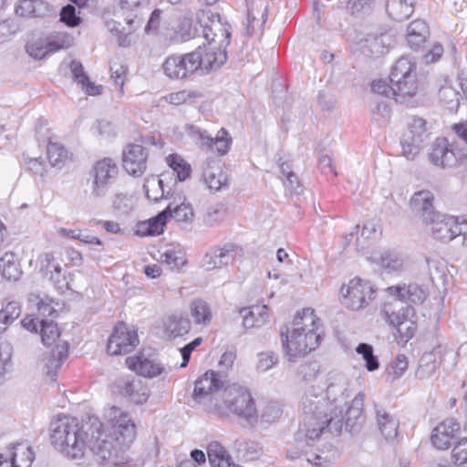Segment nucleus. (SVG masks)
Here are the masks:
<instances>
[{
  "label": "nucleus",
  "instance_id": "nucleus-1",
  "mask_svg": "<svg viewBox=\"0 0 467 467\" xmlns=\"http://www.w3.org/2000/svg\"><path fill=\"white\" fill-rule=\"evenodd\" d=\"M343 390L344 388L335 384H330L326 393L315 387L306 390L302 398V421L307 440L318 439L325 432L337 436L344 424L349 431L356 426L362 412L348 408L343 415V406L347 403Z\"/></svg>",
  "mask_w": 467,
  "mask_h": 467
},
{
  "label": "nucleus",
  "instance_id": "nucleus-2",
  "mask_svg": "<svg viewBox=\"0 0 467 467\" xmlns=\"http://www.w3.org/2000/svg\"><path fill=\"white\" fill-rule=\"evenodd\" d=\"M103 424L96 416H88L84 424L86 447L93 452L95 462L100 467H125L129 462L126 450L115 444L112 438L103 432Z\"/></svg>",
  "mask_w": 467,
  "mask_h": 467
},
{
  "label": "nucleus",
  "instance_id": "nucleus-3",
  "mask_svg": "<svg viewBox=\"0 0 467 467\" xmlns=\"http://www.w3.org/2000/svg\"><path fill=\"white\" fill-rule=\"evenodd\" d=\"M87 415L82 419L81 425L77 418L59 416L50 423V441L54 447L70 459H81L85 453L87 438L84 424Z\"/></svg>",
  "mask_w": 467,
  "mask_h": 467
},
{
  "label": "nucleus",
  "instance_id": "nucleus-4",
  "mask_svg": "<svg viewBox=\"0 0 467 467\" xmlns=\"http://www.w3.org/2000/svg\"><path fill=\"white\" fill-rule=\"evenodd\" d=\"M315 320L314 309L305 308L302 312L296 314L291 332L287 327H285V331L283 327L281 328L282 347L290 362H295L296 358L300 355H306V353L299 350L297 343L305 341L304 332L306 330L308 324L310 327L315 326Z\"/></svg>",
  "mask_w": 467,
  "mask_h": 467
},
{
  "label": "nucleus",
  "instance_id": "nucleus-5",
  "mask_svg": "<svg viewBox=\"0 0 467 467\" xmlns=\"http://www.w3.org/2000/svg\"><path fill=\"white\" fill-rule=\"evenodd\" d=\"M223 399L232 413L248 422L256 421L258 415L255 402L247 389L236 384L230 385L224 389Z\"/></svg>",
  "mask_w": 467,
  "mask_h": 467
},
{
  "label": "nucleus",
  "instance_id": "nucleus-6",
  "mask_svg": "<svg viewBox=\"0 0 467 467\" xmlns=\"http://www.w3.org/2000/svg\"><path fill=\"white\" fill-rule=\"evenodd\" d=\"M198 21L207 43H217L221 47L230 45L232 26L218 13H213L211 10H202L198 14Z\"/></svg>",
  "mask_w": 467,
  "mask_h": 467
},
{
  "label": "nucleus",
  "instance_id": "nucleus-7",
  "mask_svg": "<svg viewBox=\"0 0 467 467\" xmlns=\"http://www.w3.org/2000/svg\"><path fill=\"white\" fill-rule=\"evenodd\" d=\"M376 291L369 281L359 277L351 279L341 287L342 304L352 310H359L374 298Z\"/></svg>",
  "mask_w": 467,
  "mask_h": 467
},
{
  "label": "nucleus",
  "instance_id": "nucleus-8",
  "mask_svg": "<svg viewBox=\"0 0 467 467\" xmlns=\"http://www.w3.org/2000/svg\"><path fill=\"white\" fill-rule=\"evenodd\" d=\"M118 174V167L109 158L98 161L90 171L92 177L91 194L95 198L104 197Z\"/></svg>",
  "mask_w": 467,
  "mask_h": 467
},
{
  "label": "nucleus",
  "instance_id": "nucleus-9",
  "mask_svg": "<svg viewBox=\"0 0 467 467\" xmlns=\"http://www.w3.org/2000/svg\"><path fill=\"white\" fill-rule=\"evenodd\" d=\"M197 55L192 52L182 56H171L165 59L162 68L165 75L171 79H182L194 74L200 69Z\"/></svg>",
  "mask_w": 467,
  "mask_h": 467
},
{
  "label": "nucleus",
  "instance_id": "nucleus-10",
  "mask_svg": "<svg viewBox=\"0 0 467 467\" xmlns=\"http://www.w3.org/2000/svg\"><path fill=\"white\" fill-rule=\"evenodd\" d=\"M227 47H221L217 43L210 42L199 46L193 54L197 55V61H200L202 73H209L219 69L227 61Z\"/></svg>",
  "mask_w": 467,
  "mask_h": 467
},
{
  "label": "nucleus",
  "instance_id": "nucleus-11",
  "mask_svg": "<svg viewBox=\"0 0 467 467\" xmlns=\"http://www.w3.org/2000/svg\"><path fill=\"white\" fill-rule=\"evenodd\" d=\"M138 344L136 331L130 329L126 324L119 323L108 340L107 352L111 356L125 355L131 352Z\"/></svg>",
  "mask_w": 467,
  "mask_h": 467
},
{
  "label": "nucleus",
  "instance_id": "nucleus-12",
  "mask_svg": "<svg viewBox=\"0 0 467 467\" xmlns=\"http://www.w3.org/2000/svg\"><path fill=\"white\" fill-rule=\"evenodd\" d=\"M114 387L118 394L137 405L145 403L150 394L146 383L140 378L135 376L116 379Z\"/></svg>",
  "mask_w": 467,
  "mask_h": 467
},
{
  "label": "nucleus",
  "instance_id": "nucleus-13",
  "mask_svg": "<svg viewBox=\"0 0 467 467\" xmlns=\"http://www.w3.org/2000/svg\"><path fill=\"white\" fill-rule=\"evenodd\" d=\"M386 321L396 328V337L399 341L408 342L417 329L416 323L412 320L415 316V309L411 306L401 307L398 312L389 313L385 311Z\"/></svg>",
  "mask_w": 467,
  "mask_h": 467
},
{
  "label": "nucleus",
  "instance_id": "nucleus-14",
  "mask_svg": "<svg viewBox=\"0 0 467 467\" xmlns=\"http://www.w3.org/2000/svg\"><path fill=\"white\" fill-rule=\"evenodd\" d=\"M149 151L140 144H130L122 152L124 170L134 177H140L147 170Z\"/></svg>",
  "mask_w": 467,
  "mask_h": 467
},
{
  "label": "nucleus",
  "instance_id": "nucleus-15",
  "mask_svg": "<svg viewBox=\"0 0 467 467\" xmlns=\"http://www.w3.org/2000/svg\"><path fill=\"white\" fill-rule=\"evenodd\" d=\"M446 355L454 356L451 351H447L445 347L438 345L431 351L425 352L419 360L418 368L415 371L416 379L424 380L431 379L436 372L438 367L442 363Z\"/></svg>",
  "mask_w": 467,
  "mask_h": 467
},
{
  "label": "nucleus",
  "instance_id": "nucleus-16",
  "mask_svg": "<svg viewBox=\"0 0 467 467\" xmlns=\"http://www.w3.org/2000/svg\"><path fill=\"white\" fill-rule=\"evenodd\" d=\"M223 387V376L219 372L208 370L195 380L192 399L198 403L204 402Z\"/></svg>",
  "mask_w": 467,
  "mask_h": 467
},
{
  "label": "nucleus",
  "instance_id": "nucleus-17",
  "mask_svg": "<svg viewBox=\"0 0 467 467\" xmlns=\"http://www.w3.org/2000/svg\"><path fill=\"white\" fill-rule=\"evenodd\" d=\"M461 426L454 419H446L439 423L432 431L431 444L438 450L449 449L457 439Z\"/></svg>",
  "mask_w": 467,
  "mask_h": 467
},
{
  "label": "nucleus",
  "instance_id": "nucleus-18",
  "mask_svg": "<svg viewBox=\"0 0 467 467\" xmlns=\"http://www.w3.org/2000/svg\"><path fill=\"white\" fill-rule=\"evenodd\" d=\"M136 426L128 414H121L112 425L109 438L126 450L136 438Z\"/></svg>",
  "mask_w": 467,
  "mask_h": 467
},
{
  "label": "nucleus",
  "instance_id": "nucleus-19",
  "mask_svg": "<svg viewBox=\"0 0 467 467\" xmlns=\"http://www.w3.org/2000/svg\"><path fill=\"white\" fill-rule=\"evenodd\" d=\"M429 160L435 166L452 168L457 164V153L445 138H438L431 146Z\"/></svg>",
  "mask_w": 467,
  "mask_h": 467
},
{
  "label": "nucleus",
  "instance_id": "nucleus-20",
  "mask_svg": "<svg viewBox=\"0 0 467 467\" xmlns=\"http://www.w3.org/2000/svg\"><path fill=\"white\" fill-rule=\"evenodd\" d=\"M0 459H5L14 467H30L35 453L30 446L26 443L10 444L0 451Z\"/></svg>",
  "mask_w": 467,
  "mask_h": 467
},
{
  "label": "nucleus",
  "instance_id": "nucleus-21",
  "mask_svg": "<svg viewBox=\"0 0 467 467\" xmlns=\"http://www.w3.org/2000/svg\"><path fill=\"white\" fill-rule=\"evenodd\" d=\"M241 249L234 244H226L222 248H217L210 254H206L202 265L207 271L225 266L234 260Z\"/></svg>",
  "mask_w": 467,
  "mask_h": 467
},
{
  "label": "nucleus",
  "instance_id": "nucleus-22",
  "mask_svg": "<svg viewBox=\"0 0 467 467\" xmlns=\"http://www.w3.org/2000/svg\"><path fill=\"white\" fill-rule=\"evenodd\" d=\"M433 194L429 191H420L413 194L410 205L411 210L420 216L424 223H429L433 216L441 217V213L435 212L433 207Z\"/></svg>",
  "mask_w": 467,
  "mask_h": 467
},
{
  "label": "nucleus",
  "instance_id": "nucleus-23",
  "mask_svg": "<svg viewBox=\"0 0 467 467\" xmlns=\"http://www.w3.org/2000/svg\"><path fill=\"white\" fill-rule=\"evenodd\" d=\"M126 363L129 368L137 374L147 378H154L161 374L164 369L160 362H157L154 359H150L143 354L128 357L126 358Z\"/></svg>",
  "mask_w": 467,
  "mask_h": 467
},
{
  "label": "nucleus",
  "instance_id": "nucleus-24",
  "mask_svg": "<svg viewBox=\"0 0 467 467\" xmlns=\"http://www.w3.org/2000/svg\"><path fill=\"white\" fill-rule=\"evenodd\" d=\"M430 36V29L424 20L416 19L407 28V41L410 47L415 51L421 49Z\"/></svg>",
  "mask_w": 467,
  "mask_h": 467
},
{
  "label": "nucleus",
  "instance_id": "nucleus-25",
  "mask_svg": "<svg viewBox=\"0 0 467 467\" xmlns=\"http://www.w3.org/2000/svg\"><path fill=\"white\" fill-rule=\"evenodd\" d=\"M387 291L400 300L412 304H421L426 298L425 291L416 284L389 286Z\"/></svg>",
  "mask_w": 467,
  "mask_h": 467
},
{
  "label": "nucleus",
  "instance_id": "nucleus-26",
  "mask_svg": "<svg viewBox=\"0 0 467 467\" xmlns=\"http://www.w3.org/2000/svg\"><path fill=\"white\" fill-rule=\"evenodd\" d=\"M204 182L212 190L218 191L227 183V175L223 171L220 161H210L203 168Z\"/></svg>",
  "mask_w": 467,
  "mask_h": 467
},
{
  "label": "nucleus",
  "instance_id": "nucleus-27",
  "mask_svg": "<svg viewBox=\"0 0 467 467\" xmlns=\"http://www.w3.org/2000/svg\"><path fill=\"white\" fill-rule=\"evenodd\" d=\"M68 356V343L63 342L57 344L50 352L47 358L46 364L44 367L46 374L50 378L51 380H55L57 377V371L59 369L63 362L67 358Z\"/></svg>",
  "mask_w": 467,
  "mask_h": 467
},
{
  "label": "nucleus",
  "instance_id": "nucleus-28",
  "mask_svg": "<svg viewBox=\"0 0 467 467\" xmlns=\"http://www.w3.org/2000/svg\"><path fill=\"white\" fill-rule=\"evenodd\" d=\"M240 315L243 317V324L245 328L260 327L268 319L267 306L265 305L243 308Z\"/></svg>",
  "mask_w": 467,
  "mask_h": 467
},
{
  "label": "nucleus",
  "instance_id": "nucleus-29",
  "mask_svg": "<svg viewBox=\"0 0 467 467\" xmlns=\"http://www.w3.org/2000/svg\"><path fill=\"white\" fill-rule=\"evenodd\" d=\"M69 67L72 73L73 80L80 85L82 89H84L88 95L95 96L100 93L101 87L96 86L89 80V78L86 74L84 67L80 61L76 59L72 60L70 62Z\"/></svg>",
  "mask_w": 467,
  "mask_h": 467
},
{
  "label": "nucleus",
  "instance_id": "nucleus-30",
  "mask_svg": "<svg viewBox=\"0 0 467 467\" xmlns=\"http://www.w3.org/2000/svg\"><path fill=\"white\" fill-rule=\"evenodd\" d=\"M386 11L395 21H404L414 12L413 0H386Z\"/></svg>",
  "mask_w": 467,
  "mask_h": 467
},
{
  "label": "nucleus",
  "instance_id": "nucleus-31",
  "mask_svg": "<svg viewBox=\"0 0 467 467\" xmlns=\"http://www.w3.org/2000/svg\"><path fill=\"white\" fill-rule=\"evenodd\" d=\"M396 88V101L400 103L405 102L406 99L415 96L419 89V82L417 74L407 76L397 82H391Z\"/></svg>",
  "mask_w": 467,
  "mask_h": 467
},
{
  "label": "nucleus",
  "instance_id": "nucleus-32",
  "mask_svg": "<svg viewBox=\"0 0 467 467\" xmlns=\"http://www.w3.org/2000/svg\"><path fill=\"white\" fill-rule=\"evenodd\" d=\"M164 327L170 337H177L189 332L191 322L182 315L173 314L167 317Z\"/></svg>",
  "mask_w": 467,
  "mask_h": 467
},
{
  "label": "nucleus",
  "instance_id": "nucleus-33",
  "mask_svg": "<svg viewBox=\"0 0 467 467\" xmlns=\"http://www.w3.org/2000/svg\"><path fill=\"white\" fill-rule=\"evenodd\" d=\"M164 211H168L167 219L172 218L177 223L185 224V227L190 225L194 219V213L191 203L182 202L175 207L169 204Z\"/></svg>",
  "mask_w": 467,
  "mask_h": 467
},
{
  "label": "nucleus",
  "instance_id": "nucleus-34",
  "mask_svg": "<svg viewBox=\"0 0 467 467\" xmlns=\"http://www.w3.org/2000/svg\"><path fill=\"white\" fill-rule=\"evenodd\" d=\"M0 272L6 280L16 281L19 279L22 271L14 253H5L0 258Z\"/></svg>",
  "mask_w": 467,
  "mask_h": 467
},
{
  "label": "nucleus",
  "instance_id": "nucleus-35",
  "mask_svg": "<svg viewBox=\"0 0 467 467\" xmlns=\"http://www.w3.org/2000/svg\"><path fill=\"white\" fill-rule=\"evenodd\" d=\"M378 424L387 441L394 440L398 435L399 421L385 410H378Z\"/></svg>",
  "mask_w": 467,
  "mask_h": 467
},
{
  "label": "nucleus",
  "instance_id": "nucleus-36",
  "mask_svg": "<svg viewBox=\"0 0 467 467\" xmlns=\"http://www.w3.org/2000/svg\"><path fill=\"white\" fill-rule=\"evenodd\" d=\"M415 73L416 63L409 57H401L391 67L389 80L390 82H397Z\"/></svg>",
  "mask_w": 467,
  "mask_h": 467
},
{
  "label": "nucleus",
  "instance_id": "nucleus-37",
  "mask_svg": "<svg viewBox=\"0 0 467 467\" xmlns=\"http://www.w3.org/2000/svg\"><path fill=\"white\" fill-rule=\"evenodd\" d=\"M449 215L441 214V217L433 216L430 219L427 224H431V234L435 239L441 240V242L451 241V234H450L449 226Z\"/></svg>",
  "mask_w": 467,
  "mask_h": 467
},
{
  "label": "nucleus",
  "instance_id": "nucleus-38",
  "mask_svg": "<svg viewBox=\"0 0 467 467\" xmlns=\"http://www.w3.org/2000/svg\"><path fill=\"white\" fill-rule=\"evenodd\" d=\"M439 99L440 101L449 109L451 112H456L460 106V102L462 99V95L459 90L451 85L442 86L439 89Z\"/></svg>",
  "mask_w": 467,
  "mask_h": 467
},
{
  "label": "nucleus",
  "instance_id": "nucleus-39",
  "mask_svg": "<svg viewBox=\"0 0 467 467\" xmlns=\"http://www.w3.org/2000/svg\"><path fill=\"white\" fill-rule=\"evenodd\" d=\"M390 45V37L387 34H380L370 38L366 39L363 46V52L370 56H380L388 51V47Z\"/></svg>",
  "mask_w": 467,
  "mask_h": 467
},
{
  "label": "nucleus",
  "instance_id": "nucleus-40",
  "mask_svg": "<svg viewBox=\"0 0 467 467\" xmlns=\"http://www.w3.org/2000/svg\"><path fill=\"white\" fill-rule=\"evenodd\" d=\"M372 260L389 272L400 271L403 266L402 258L394 251H384L379 256L375 254Z\"/></svg>",
  "mask_w": 467,
  "mask_h": 467
},
{
  "label": "nucleus",
  "instance_id": "nucleus-41",
  "mask_svg": "<svg viewBox=\"0 0 467 467\" xmlns=\"http://www.w3.org/2000/svg\"><path fill=\"white\" fill-rule=\"evenodd\" d=\"M165 178L166 175L162 174L161 178L150 176L145 179L143 189L145 191L146 197L149 200L157 202L159 200L163 198L165 192L163 183Z\"/></svg>",
  "mask_w": 467,
  "mask_h": 467
},
{
  "label": "nucleus",
  "instance_id": "nucleus-42",
  "mask_svg": "<svg viewBox=\"0 0 467 467\" xmlns=\"http://www.w3.org/2000/svg\"><path fill=\"white\" fill-rule=\"evenodd\" d=\"M191 315L197 325L206 326L211 322L212 312L209 305L202 299H195L191 304Z\"/></svg>",
  "mask_w": 467,
  "mask_h": 467
},
{
  "label": "nucleus",
  "instance_id": "nucleus-43",
  "mask_svg": "<svg viewBox=\"0 0 467 467\" xmlns=\"http://www.w3.org/2000/svg\"><path fill=\"white\" fill-rule=\"evenodd\" d=\"M208 460L212 467H224L231 459L226 450L218 441H212L207 446Z\"/></svg>",
  "mask_w": 467,
  "mask_h": 467
},
{
  "label": "nucleus",
  "instance_id": "nucleus-44",
  "mask_svg": "<svg viewBox=\"0 0 467 467\" xmlns=\"http://www.w3.org/2000/svg\"><path fill=\"white\" fill-rule=\"evenodd\" d=\"M49 53L66 49L72 46L73 37L70 34L57 32L44 38Z\"/></svg>",
  "mask_w": 467,
  "mask_h": 467
},
{
  "label": "nucleus",
  "instance_id": "nucleus-45",
  "mask_svg": "<svg viewBox=\"0 0 467 467\" xmlns=\"http://www.w3.org/2000/svg\"><path fill=\"white\" fill-rule=\"evenodd\" d=\"M54 257L52 254H45L44 260L42 263L46 262V267L48 269L50 267L53 268V270H50V276L49 280L54 284L55 287L61 292H64L65 289H68V283L66 280L65 275L61 274V268L58 265H51V262L53 261Z\"/></svg>",
  "mask_w": 467,
  "mask_h": 467
},
{
  "label": "nucleus",
  "instance_id": "nucleus-46",
  "mask_svg": "<svg viewBox=\"0 0 467 467\" xmlns=\"http://www.w3.org/2000/svg\"><path fill=\"white\" fill-rule=\"evenodd\" d=\"M169 166L176 173L177 180L185 181L192 173L191 165L178 154H170L167 157Z\"/></svg>",
  "mask_w": 467,
  "mask_h": 467
},
{
  "label": "nucleus",
  "instance_id": "nucleus-47",
  "mask_svg": "<svg viewBox=\"0 0 467 467\" xmlns=\"http://www.w3.org/2000/svg\"><path fill=\"white\" fill-rule=\"evenodd\" d=\"M47 154L49 163L53 167L61 168L68 157L67 150L63 145L48 141Z\"/></svg>",
  "mask_w": 467,
  "mask_h": 467
},
{
  "label": "nucleus",
  "instance_id": "nucleus-48",
  "mask_svg": "<svg viewBox=\"0 0 467 467\" xmlns=\"http://www.w3.org/2000/svg\"><path fill=\"white\" fill-rule=\"evenodd\" d=\"M317 320V318L316 317L315 322ZM316 330V325L314 327H310L309 325L306 327V330L304 332L305 341L297 343V348H299V350L303 351V353L306 354L319 346L321 336L317 334Z\"/></svg>",
  "mask_w": 467,
  "mask_h": 467
},
{
  "label": "nucleus",
  "instance_id": "nucleus-49",
  "mask_svg": "<svg viewBox=\"0 0 467 467\" xmlns=\"http://www.w3.org/2000/svg\"><path fill=\"white\" fill-rule=\"evenodd\" d=\"M426 125L427 122L425 119L414 116L408 123V131L405 134H410L413 139H416L417 141L424 142L429 137Z\"/></svg>",
  "mask_w": 467,
  "mask_h": 467
},
{
  "label": "nucleus",
  "instance_id": "nucleus-50",
  "mask_svg": "<svg viewBox=\"0 0 467 467\" xmlns=\"http://www.w3.org/2000/svg\"><path fill=\"white\" fill-rule=\"evenodd\" d=\"M40 327L41 340L46 346L52 345L59 337L60 330L53 320L42 319Z\"/></svg>",
  "mask_w": 467,
  "mask_h": 467
},
{
  "label": "nucleus",
  "instance_id": "nucleus-51",
  "mask_svg": "<svg viewBox=\"0 0 467 467\" xmlns=\"http://www.w3.org/2000/svg\"><path fill=\"white\" fill-rule=\"evenodd\" d=\"M231 138L228 137V132L224 129H221L215 138L212 137L211 143H206L204 149L216 150L220 155H224L229 150Z\"/></svg>",
  "mask_w": 467,
  "mask_h": 467
},
{
  "label": "nucleus",
  "instance_id": "nucleus-52",
  "mask_svg": "<svg viewBox=\"0 0 467 467\" xmlns=\"http://www.w3.org/2000/svg\"><path fill=\"white\" fill-rule=\"evenodd\" d=\"M356 351L361 355L366 362V368L368 371H374L379 368V362L378 357L374 355L373 347L368 343H359Z\"/></svg>",
  "mask_w": 467,
  "mask_h": 467
},
{
  "label": "nucleus",
  "instance_id": "nucleus-53",
  "mask_svg": "<svg viewBox=\"0 0 467 467\" xmlns=\"http://www.w3.org/2000/svg\"><path fill=\"white\" fill-rule=\"evenodd\" d=\"M422 144L423 142L417 141L416 139H413L410 134H404L400 140L403 156L406 157L407 160H414L419 154Z\"/></svg>",
  "mask_w": 467,
  "mask_h": 467
},
{
  "label": "nucleus",
  "instance_id": "nucleus-54",
  "mask_svg": "<svg viewBox=\"0 0 467 467\" xmlns=\"http://www.w3.org/2000/svg\"><path fill=\"white\" fill-rule=\"evenodd\" d=\"M25 49L28 56L35 59H43L49 54L46 41L42 37L35 41L27 42Z\"/></svg>",
  "mask_w": 467,
  "mask_h": 467
},
{
  "label": "nucleus",
  "instance_id": "nucleus-55",
  "mask_svg": "<svg viewBox=\"0 0 467 467\" xmlns=\"http://www.w3.org/2000/svg\"><path fill=\"white\" fill-rule=\"evenodd\" d=\"M278 362V356L274 352H261L257 355L256 370L265 372Z\"/></svg>",
  "mask_w": 467,
  "mask_h": 467
},
{
  "label": "nucleus",
  "instance_id": "nucleus-56",
  "mask_svg": "<svg viewBox=\"0 0 467 467\" xmlns=\"http://www.w3.org/2000/svg\"><path fill=\"white\" fill-rule=\"evenodd\" d=\"M452 459L458 467H467V438L455 444L452 449Z\"/></svg>",
  "mask_w": 467,
  "mask_h": 467
},
{
  "label": "nucleus",
  "instance_id": "nucleus-57",
  "mask_svg": "<svg viewBox=\"0 0 467 467\" xmlns=\"http://www.w3.org/2000/svg\"><path fill=\"white\" fill-rule=\"evenodd\" d=\"M20 30V24L13 18H8L0 23V43L5 42L10 36Z\"/></svg>",
  "mask_w": 467,
  "mask_h": 467
},
{
  "label": "nucleus",
  "instance_id": "nucleus-58",
  "mask_svg": "<svg viewBox=\"0 0 467 467\" xmlns=\"http://www.w3.org/2000/svg\"><path fill=\"white\" fill-rule=\"evenodd\" d=\"M390 371L389 374L392 376V379H400L408 369V360L404 354H398L395 359L389 364Z\"/></svg>",
  "mask_w": 467,
  "mask_h": 467
},
{
  "label": "nucleus",
  "instance_id": "nucleus-59",
  "mask_svg": "<svg viewBox=\"0 0 467 467\" xmlns=\"http://www.w3.org/2000/svg\"><path fill=\"white\" fill-rule=\"evenodd\" d=\"M60 21L69 27H75L81 23V18L76 15L75 6L68 4L61 8Z\"/></svg>",
  "mask_w": 467,
  "mask_h": 467
},
{
  "label": "nucleus",
  "instance_id": "nucleus-60",
  "mask_svg": "<svg viewBox=\"0 0 467 467\" xmlns=\"http://www.w3.org/2000/svg\"><path fill=\"white\" fill-rule=\"evenodd\" d=\"M186 131L189 136L202 149L205 148L206 143H211L212 141V137L206 130H202L200 128L192 124L186 125Z\"/></svg>",
  "mask_w": 467,
  "mask_h": 467
},
{
  "label": "nucleus",
  "instance_id": "nucleus-61",
  "mask_svg": "<svg viewBox=\"0 0 467 467\" xmlns=\"http://www.w3.org/2000/svg\"><path fill=\"white\" fill-rule=\"evenodd\" d=\"M31 4L32 17L44 18L54 15V10L47 2L43 0H31Z\"/></svg>",
  "mask_w": 467,
  "mask_h": 467
},
{
  "label": "nucleus",
  "instance_id": "nucleus-62",
  "mask_svg": "<svg viewBox=\"0 0 467 467\" xmlns=\"http://www.w3.org/2000/svg\"><path fill=\"white\" fill-rule=\"evenodd\" d=\"M201 97L197 91L182 90L176 93H171L168 100L171 104L181 105L187 102H192L194 99Z\"/></svg>",
  "mask_w": 467,
  "mask_h": 467
},
{
  "label": "nucleus",
  "instance_id": "nucleus-63",
  "mask_svg": "<svg viewBox=\"0 0 467 467\" xmlns=\"http://www.w3.org/2000/svg\"><path fill=\"white\" fill-rule=\"evenodd\" d=\"M161 261L171 266V269H180L185 265L186 259L182 252L167 251L161 254Z\"/></svg>",
  "mask_w": 467,
  "mask_h": 467
},
{
  "label": "nucleus",
  "instance_id": "nucleus-64",
  "mask_svg": "<svg viewBox=\"0 0 467 467\" xmlns=\"http://www.w3.org/2000/svg\"><path fill=\"white\" fill-rule=\"evenodd\" d=\"M371 113L376 122L383 123L389 118L390 109L385 101L376 100L371 107Z\"/></svg>",
  "mask_w": 467,
  "mask_h": 467
}]
</instances>
